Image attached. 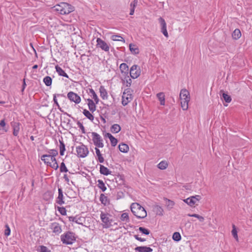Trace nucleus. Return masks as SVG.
I'll return each instance as SVG.
<instances>
[{"mask_svg": "<svg viewBox=\"0 0 252 252\" xmlns=\"http://www.w3.org/2000/svg\"><path fill=\"white\" fill-rule=\"evenodd\" d=\"M13 135L14 136H17L19 134V132L20 130V124L19 123H15L13 126Z\"/></svg>", "mask_w": 252, "mask_h": 252, "instance_id": "obj_34", "label": "nucleus"}, {"mask_svg": "<svg viewBox=\"0 0 252 252\" xmlns=\"http://www.w3.org/2000/svg\"><path fill=\"white\" fill-rule=\"evenodd\" d=\"M100 95L103 99H106L108 98V94L105 88L101 86L99 88Z\"/></svg>", "mask_w": 252, "mask_h": 252, "instance_id": "obj_24", "label": "nucleus"}, {"mask_svg": "<svg viewBox=\"0 0 252 252\" xmlns=\"http://www.w3.org/2000/svg\"><path fill=\"white\" fill-rule=\"evenodd\" d=\"M121 129V126L118 124H114L111 127V131L113 133H118Z\"/></svg>", "mask_w": 252, "mask_h": 252, "instance_id": "obj_29", "label": "nucleus"}, {"mask_svg": "<svg viewBox=\"0 0 252 252\" xmlns=\"http://www.w3.org/2000/svg\"><path fill=\"white\" fill-rule=\"evenodd\" d=\"M56 70L60 76H63L67 78H68V75L65 72V71L59 66L56 65L55 66Z\"/></svg>", "mask_w": 252, "mask_h": 252, "instance_id": "obj_25", "label": "nucleus"}, {"mask_svg": "<svg viewBox=\"0 0 252 252\" xmlns=\"http://www.w3.org/2000/svg\"><path fill=\"white\" fill-rule=\"evenodd\" d=\"M97 183V187L101 189L102 191H105L107 188L103 181L101 180H98Z\"/></svg>", "mask_w": 252, "mask_h": 252, "instance_id": "obj_35", "label": "nucleus"}, {"mask_svg": "<svg viewBox=\"0 0 252 252\" xmlns=\"http://www.w3.org/2000/svg\"><path fill=\"white\" fill-rule=\"evenodd\" d=\"M99 200L101 203L104 205H106L109 203L107 197L102 193L100 194Z\"/></svg>", "mask_w": 252, "mask_h": 252, "instance_id": "obj_32", "label": "nucleus"}, {"mask_svg": "<svg viewBox=\"0 0 252 252\" xmlns=\"http://www.w3.org/2000/svg\"><path fill=\"white\" fill-rule=\"evenodd\" d=\"M63 122L66 123L67 124H68L70 122V120L68 118H65V120Z\"/></svg>", "mask_w": 252, "mask_h": 252, "instance_id": "obj_64", "label": "nucleus"}, {"mask_svg": "<svg viewBox=\"0 0 252 252\" xmlns=\"http://www.w3.org/2000/svg\"><path fill=\"white\" fill-rule=\"evenodd\" d=\"M134 237L135 238V239H136L137 240L139 241L140 242H144L146 241L145 239L139 237L138 235H134Z\"/></svg>", "mask_w": 252, "mask_h": 252, "instance_id": "obj_56", "label": "nucleus"}, {"mask_svg": "<svg viewBox=\"0 0 252 252\" xmlns=\"http://www.w3.org/2000/svg\"><path fill=\"white\" fill-rule=\"evenodd\" d=\"M161 27V32L166 37L168 36V32L166 29V23L163 18L159 17L158 19Z\"/></svg>", "mask_w": 252, "mask_h": 252, "instance_id": "obj_12", "label": "nucleus"}, {"mask_svg": "<svg viewBox=\"0 0 252 252\" xmlns=\"http://www.w3.org/2000/svg\"><path fill=\"white\" fill-rule=\"evenodd\" d=\"M88 94L92 97L93 99H94V101L95 102V104H97L98 103L99 98L93 89H89Z\"/></svg>", "mask_w": 252, "mask_h": 252, "instance_id": "obj_21", "label": "nucleus"}, {"mask_svg": "<svg viewBox=\"0 0 252 252\" xmlns=\"http://www.w3.org/2000/svg\"><path fill=\"white\" fill-rule=\"evenodd\" d=\"M68 99L76 104H78L81 101V97L77 94L73 92H70L67 94Z\"/></svg>", "mask_w": 252, "mask_h": 252, "instance_id": "obj_11", "label": "nucleus"}, {"mask_svg": "<svg viewBox=\"0 0 252 252\" xmlns=\"http://www.w3.org/2000/svg\"><path fill=\"white\" fill-rule=\"evenodd\" d=\"M129 74L132 78H137L141 74V70L139 66L136 64L133 65L130 67Z\"/></svg>", "mask_w": 252, "mask_h": 252, "instance_id": "obj_10", "label": "nucleus"}, {"mask_svg": "<svg viewBox=\"0 0 252 252\" xmlns=\"http://www.w3.org/2000/svg\"><path fill=\"white\" fill-rule=\"evenodd\" d=\"M77 124V126H78V127L81 129L82 133H85V127L83 126V124L80 122H78Z\"/></svg>", "mask_w": 252, "mask_h": 252, "instance_id": "obj_55", "label": "nucleus"}, {"mask_svg": "<svg viewBox=\"0 0 252 252\" xmlns=\"http://www.w3.org/2000/svg\"><path fill=\"white\" fill-rule=\"evenodd\" d=\"M92 140L95 146V147L103 148L104 147V144L101 136L95 132H92Z\"/></svg>", "mask_w": 252, "mask_h": 252, "instance_id": "obj_8", "label": "nucleus"}, {"mask_svg": "<svg viewBox=\"0 0 252 252\" xmlns=\"http://www.w3.org/2000/svg\"><path fill=\"white\" fill-rule=\"evenodd\" d=\"M121 220L122 221L125 222L126 223L128 222L129 221V218L128 216V214L127 213H124L121 215Z\"/></svg>", "mask_w": 252, "mask_h": 252, "instance_id": "obj_36", "label": "nucleus"}, {"mask_svg": "<svg viewBox=\"0 0 252 252\" xmlns=\"http://www.w3.org/2000/svg\"><path fill=\"white\" fill-rule=\"evenodd\" d=\"M139 230L141 233H142L143 234H145V235H148L150 233V231L148 229L145 228L143 227H139Z\"/></svg>", "mask_w": 252, "mask_h": 252, "instance_id": "obj_47", "label": "nucleus"}, {"mask_svg": "<svg viewBox=\"0 0 252 252\" xmlns=\"http://www.w3.org/2000/svg\"><path fill=\"white\" fill-rule=\"evenodd\" d=\"M232 36L233 39L237 40L241 36V32L239 29H236L233 32Z\"/></svg>", "mask_w": 252, "mask_h": 252, "instance_id": "obj_30", "label": "nucleus"}, {"mask_svg": "<svg viewBox=\"0 0 252 252\" xmlns=\"http://www.w3.org/2000/svg\"><path fill=\"white\" fill-rule=\"evenodd\" d=\"M87 101L88 102V105L90 111L93 113L96 110L95 102L94 103V101L90 98H88Z\"/></svg>", "mask_w": 252, "mask_h": 252, "instance_id": "obj_19", "label": "nucleus"}, {"mask_svg": "<svg viewBox=\"0 0 252 252\" xmlns=\"http://www.w3.org/2000/svg\"><path fill=\"white\" fill-rule=\"evenodd\" d=\"M76 151L77 152V156L79 158H85L89 154V150L88 147L82 144L79 146L76 147Z\"/></svg>", "mask_w": 252, "mask_h": 252, "instance_id": "obj_7", "label": "nucleus"}, {"mask_svg": "<svg viewBox=\"0 0 252 252\" xmlns=\"http://www.w3.org/2000/svg\"><path fill=\"white\" fill-rule=\"evenodd\" d=\"M164 200L165 201V204L168 209L169 210L172 209L175 205L174 202L167 198H164Z\"/></svg>", "mask_w": 252, "mask_h": 252, "instance_id": "obj_33", "label": "nucleus"}, {"mask_svg": "<svg viewBox=\"0 0 252 252\" xmlns=\"http://www.w3.org/2000/svg\"><path fill=\"white\" fill-rule=\"evenodd\" d=\"M61 240L63 244L71 245L76 241V237L73 232L67 231L61 235Z\"/></svg>", "mask_w": 252, "mask_h": 252, "instance_id": "obj_4", "label": "nucleus"}, {"mask_svg": "<svg viewBox=\"0 0 252 252\" xmlns=\"http://www.w3.org/2000/svg\"><path fill=\"white\" fill-rule=\"evenodd\" d=\"M126 82V86L129 87L131 84V79L129 78L128 75L126 76L124 80V82Z\"/></svg>", "mask_w": 252, "mask_h": 252, "instance_id": "obj_48", "label": "nucleus"}, {"mask_svg": "<svg viewBox=\"0 0 252 252\" xmlns=\"http://www.w3.org/2000/svg\"><path fill=\"white\" fill-rule=\"evenodd\" d=\"M83 114L90 121H93L94 119V116L87 109H84Z\"/></svg>", "mask_w": 252, "mask_h": 252, "instance_id": "obj_31", "label": "nucleus"}, {"mask_svg": "<svg viewBox=\"0 0 252 252\" xmlns=\"http://www.w3.org/2000/svg\"><path fill=\"white\" fill-rule=\"evenodd\" d=\"M138 3L137 0H134L132 2H131L130 4V7H133L135 8V7L136 6Z\"/></svg>", "mask_w": 252, "mask_h": 252, "instance_id": "obj_57", "label": "nucleus"}, {"mask_svg": "<svg viewBox=\"0 0 252 252\" xmlns=\"http://www.w3.org/2000/svg\"><path fill=\"white\" fill-rule=\"evenodd\" d=\"M54 9L62 15L68 14L74 11V7L66 2H61L54 6Z\"/></svg>", "mask_w": 252, "mask_h": 252, "instance_id": "obj_2", "label": "nucleus"}, {"mask_svg": "<svg viewBox=\"0 0 252 252\" xmlns=\"http://www.w3.org/2000/svg\"><path fill=\"white\" fill-rule=\"evenodd\" d=\"M110 142H111V144L112 145V146L113 147H115L116 146L117 143H118V140L116 138H115L114 136H113L110 139Z\"/></svg>", "mask_w": 252, "mask_h": 252, "instance_id": "obj_51", "label": "nucleus"}, {"mask_svg": "<svg viewBox=\"0 0 252 252\" xmlns=\"http://www.w3.org/2000/svg\"><path fill=\"white\" fill-rule=\"evenodd\" d=\"M100 217L102 222L103 228H108L113 225V220L110 214L101 212Z\"/></svg>", "mask_w": 252, "mask_h": 252, "instance_id": "obj_5", "label": "nucleus"}, {"mask_svg": "<svg viewBox=\"0 0 252 252\" xmlns=\"http://www.w3.org/2000/svg\"><path fill=\"white\" fill-rule=\"evenodd\" d=\"M96 42V47L100 48L102 50L106 52H109L110 45L107 43L105 41L103 40L100 38H97Z\"/></svg>", "mask_w": 252, "mask_h": 252, "instance_id": "obj_9", "label": "nucleus"}, {"mask_svg": "<svg viewBox=\"0 0 252 252\" xmlns=\"http://www.w3.org/2000/svg\"><path fill=\"white\" fill-rule=\"evenodd\" d=\"M56 94H54V96H53V101L54 102V103L56 104V105L58 107V108L60 109V110L62 112H63V111L61 109V108H60V105L58 102V100H57V96H56Z\"/></svg>", "mask_w": 252, "mask_h": 252, "instance_id": "obj_53", "label": "nucleus"}, {"mask_svg": "<svg viewBox=\"0 0 252 252\" xmlns=\"http://www.w3.org/2000/svg\"><path fill=\"white\" fill-rule=\"evenodd\" d=\"M201 199L200 195H196L195 196H191L189 197V206L190 207H194V205L197 202H198Z\"/></svg>", "mask_w": 252, "mask_h": 252, "instance_id": "obj_15", "label": "nucleus"}, {"mask_svg": "<svg viewBox=\"0 0 252 252\" xmlns=\"http://www.w3.org/2000/svg\"><path fill=\"white\" fill-rule=\"evenodd\" d=\"M5 126V122L4 120H2L0 121V126L1 127H4Z\"/></svg>", "mask_w": 252, "mask_h": 252, "instance_id": "obj_59", "label": "nucleus"}, {"mask_svg": "<svg viewBox=\"0 0 252 252\" xmlns=\"http://www.w3.org/2000/svg\"><path fill=\"white\" fill-rule=\"evenodd\" d=\"M121 73L125 76L128 75V66L126 63H122L120 65Z\"/></svg>", "mask_w": 252, "mask_h": 252, "instance_id": "obj_18", "label": "nucleus"}, {"mask_svg": "<svg viewBox=\"0 0 252 252\" xmlns=\"http://www.w3.org/2000/svg\"><path fill=\"white\" fill-rule=\"evenodd\" d=\"M180 98L181 107L184 110H187L189 106V102L190 100L189 92L186 89L181 90Z\"/></svg>", "mask_w": 252, "mask_h": 252, "instance_id": "obj_3", "label": "nucleus"}, {"mask_svg": "<svg viewBox=\"0 0 252 252\" xmlns=\"http://www.w3.org/2000/svg\"><path fill=\"white\" fill-rule=\"evenodd\" d=\"M68 169L66 168L65 163L63 162H62L60 165V171L61 172H68Z\"/></svg>", "mask_w": 252, "mask_h": 252, "instance_id": "obj_46", "label": "nucleus"}, {"mask_svg": "<svg viewBox=\"0 0 252 252\" xmlns=\"http://www.w3.org/2000/svg\"><path fill=\"white\" fill-rule=\"evenodd\" d=\"M63 178L64 179L65 181L67 182V183H68L69 181V178H68L67 175L66 174H64V176H63Z\"/></svg>", "mask_w": 252, "mask_h": 252, "instance_id": "obj_62", "label": "nucleus"}, {"mask_svg": "<svg viewBox=\"0 0 252 252\" xmlns=\"http://www.w3.org/2000/svg\"><path fill=\"white\" fill-rule=\"evenodd\" d=\"M134 250L137 252H152L153 249L150 247L147 246H139L134 249Z\"/></svg>", "mask_w": 252, "mask_h": 252, "instance_id": "obj_17", "label": "nucleus"}, {"mask_svg": "<svg viewBox=\"0 0 252 252\" xmlns=\"http://www.w3.org/2000/svg\"><path fill=\"white\" fill-rule=\"evenodd\" d=\"M157 96L160 101V104L161 105H165V95L163 93H159L157 94Z\"/></svg>", "mask_w": 252, "mask_h": 252, "instance_id": "obj_27", "label": "nucleus"}, {"mask_svg": "<svg viewBox=\"0 0 252 252\" xmlns=\"http://www.w3.org/2000/svg\"><path fill=\"white\" fill-rule=\"evenodd\" d=\"M58 211L62 215H65L66 214V210L65 208L63 207H58Z\"/></svg>", "mask_w": 252, "mask_h": 252, "instance_id": "obj_49", "label": "nucleus"}, {"mask_svg": "<svg viewBox=\"0 0 252 252\" xmlns=\"http://www.w3.org/2000/svg\"><path fill=\"white\" fill-rule=\"evenodd\" d=\"M99 168V171L101 174L107 176L111 174L112 172L110 171L108 168L103 165L100 164Z\"/></svg>", "mask_w": 252, "mask_h": 252, "instance_id": "obj_20", "label": "nucleus"}, {"mask_svg": "<svg viewBox=\"0 0 252 252\" xmlns=\"http://www.w3.org/2000/svg\"><path fill=\"white\" fill-rule=\"evenodd\" d=\"M130 11L129 14L131 15H132L134 14V9H135V8H134L133 7H130Z\"/></svg>", "mask_w": 252, "mask_h": 252, "instance_id": "obj_61", "label": "nucleus"}, {"mask_svg": "<svg viewBox=\"0 0 252 252\" xmlns=\"http://www.w3.org/2000/svg\"><path fill=\"white\" fill-rule=\"evenodd\" d=\"M68 220L69 221L74 222L76 223L81 225H83V222L85 220L83 217L79 216L69 217Z\"/></svg>", "mask_w": 252, "mask_h": 252, "instance_id": "obj_14", "label": "nucleus"}, {"mask_svg": "<svg viewBox=\"0 0 252 252\" xmlns=\"http://www.w3.org/2000/svg\"><path fill=\"white\" fill-rule=\"evenodd\" d=\"M111 39L113 41H122L123 42H125L124 38L119 35H113L111 36Z\"/></svg>", "mask_w": 252, "mask_h": 252, "instance_id": "obj_37", "label": "nucleus"}, {"mask_svg": "<svg viewBox=\"0 0 252 252\" xmlns=\"http://www.w3.org/2000/svg\"><path fill=\"white\" fill-rule=\"evenodd\" d=\"M95 151L96 155L97 157V160L100 163H103L104 161V159L100 153V151L98 148L95 147L94 148Z\"/></svg>", "mask_w": 252, "mask_h": 252, "instance_id": "obj_22", "label": "nucleus"}, {"mask_svg": "<svg viewBox=\"0 0 252 252\" xmlns=\"http://www.w3.org/2000/svg\"><path fill=\"white\" fill-rule=\"evenodd\" d=\"M167 166L168 164L165 161H161L158 164V167L161 170L165 169Z\"/></svg>", "mask_w": 252, "mask_h": 252, "instance_id": "obj_39", "label": "nucleus"}, {"mask_svg": "<svg viewBox=\"0 0 252 252\" xmlns=\"http://www.w3.org/2000/svg\"><path fill=\"white\" fill-rule=\"evenodd\" d=\"M48 153L52 157H56L58 155V151L55 149H51L48 151Z\"/></svg>", "mask_w": 252, "mask_h": 252, "instance_id": "obj_45", "label": "nucleus"}, {"mask_svg": "<svg viewBox=\"0 0 252 252\" xmlns=\"http://www.w3.org/2000/svg\"><path fill=\"white\" fill-rule=\"evenodd\" d=\"M231 233L233 237L235 238V239L238 241V237L237 235V231L236 228V226L234 224L232 225V230L231 231Z\"/></svg>", "mask_w": 252, "mask_h": 252, "instance_id": "obj_40", "label": "nucleus"}, {"mask_svg": "<svg viewBox=\"0 0 252 252\" xmlns=\"http://www.w3.org/2000/svg\"><path fill=\"white\" fill-rule=\"evenodd\" d=\"M60 155L61 156H63L64 155V152L65 150V145L63 143V141H60Z\"/></svg>", "mask_w": 252, "mask_h": 252, "instance_id": "obj_43", "label": "nucleus"}, {"mask_svg": "<svg viewBox=\"0 0 252 252\" xmlns=\"http://www.w3.org/2000/svg\"><path fill=\"white\" fill-rule=\"evenodd\" d=\"M172 239L173 240L176 242H179L181 239V236L179 232H174L172 236Z\"/></svg>", "mask_w": 252, "mask_h": 252, "instance_id": "obj_41", "label": "nucleus"}, {"mask_svg": "<svg viewBox=\"0 0 252 252\" xmlns=\"http://www.w3.org/2000/svg\"><path fill=\"white\" fill-rule=\"evenodd\" d=\"M50 228L56 235H59L62 231L61 225L56 222H53L51 224Z\"/></svg>", "mask_w": 252, "mask_h": 252, "instance_id": "obj_13", "label": "nucleus"}, {"mask_svg": "<svg viewBox=\"0 0 252 252\" xmlns=\"http://www.w3.org/2000/svg\"><path fill=\"white\" fill-rule=\"evenodd\" d=\"M47 165L50 166L55 170H57L59 168V165L57 163V161H56L54 163H52L51 162H50V164H49Z\"/></svg>", "mask_w": 252, "mask_h": 252, "instance_id": "obj_52", "label": "nucleus"}, {"mask_svg": "<svg viewBox=\"0 0 252 252\" xmlns=\"http://www.w3.org/2000/svg\"><path fill=\"white\" fill-rule=\"evenodd\" d=\"M130 210L138 219H144L147 215L145 208L138 203H132L130 205Z\"/></svg>", "mask_w": 252, "mask_h": 252, "instance_id": "obj_1", "label": "nucleus"}, {"mask_svg": "<svg viewBox=\"0 0 252 252\" xmlns=\"http://www.w3.org/2000/svg\"><path fill=\"white\" fill-rule=\"evenodd\" d=\"M39 252H51V251L46 247L40 246Z\"/></svg>", "mask_w": 252, "mask_h": 252, "instance_id": "obj_54", "label": "nucleus"}, {"mask_svg": "<svg viewBox=\"0 0 252 252\" xmlns=\"http://www.w3.org/2000/svg\"><path fill=\"white\" fill-rule=\"evenodd\" d=\"M52 157L48 154L47 155H43L41 158V159L47 165L50 164V159Z\"/></svg>", "mask_w": 252, "mask_h": 252, "instance_id": "obj_26", "label": "nucleus"}, {"mask_svg": "<svg viewBox=\"0 0 252 252\" xmlns=\"http://www.w3.org/2000/svg\"><path fill=\"white\" fill-rule=\"evenodd\" d=\"M188 216L190 217H194L198 219V220L200 222H203L204 220V218L198 214H188Z\"/></svg>", "mask_w": 252, "mask_h": 252, "instance_id": "obj_44", "label": "nucleus"}, {"mask_svg": "<svg viewBox=\"0 0 252 252\" xmlns=\"http://www.w3.org/2000/svg\"><path fill=\"white\" fill-rule=\"evenodd\" d=\"M5 227V229L4 230V235L6 236H8L10 235L11 230H10V227H9L8 224H6Z\"/></svg>", "mask_w": 252, "mask_h": 252, "instance_id": "obj_50", "label": "nucleus"}, {"mask_svg": "<svg viewBox=\"0 0 252 252\" xmlns=\"http://www.w3.org/2000/svg\"><path fill=\"white\" fill-rule=\"evenodd\" d=\"M119 150L122 153H127L129 150V147L127 145L122 143L119 145Z\"/></svg>", "mask_w": 252, "mask_h": 252, "instance_id": "obj_28", "label": "nucleus"}, {"mask_svg": "<svg viewBox=\"0 0 252 252\" xmlns=\"http://www.w3.org/2000/svg\"><path fill=\"white\" fill-rule=\"evenodd\" d=\"M43 81L47 86H50L52 85V80L50 76H47L43 78Z\"/></svg>", "mask_w": 252, "mask_h": 252, "instance_id": "obj_38", "label": "nucleus"}, {"mask_svg": "<svg viewBox=\"0 0 252 252\" xmlns=\"http://www.w3.org/2000/svg\"><path fill=\"white\" fill-rule=\"evenodd\" d=\"M105 136L106 137H107L109 139V140L113 136L111 133H106L105 134Z\"/></svg>", "mask_w": 252, "mask_h": 252, "instance_id": "obj_60", "label": "nucleus"}, {"mask_svg": "<svg viewBox=\"0 0 252 252\" xmlns=\"http://www.w3.org/2000/svg\"><path fill=\"white\" fill-rule=\"evenodd\" d=\"M50 161H51L52 162V163H54V162H55L56 161H57V160L55 158V157H52L51 159H50Z\"/></svg>", "mask_w": 252, "mask_h": 252, "instance_id": "obj_63", "label": "nucleus"}, {"mask_svg": "<svg viewBox=\"0 0 252 252\" xmlns=\"http://www.w3.org/2000/svg\"><path fill=\"white\" fill-rule=\"evenodd\" d=\"M129 50L133 55H137L139 53V50L137 45L133 44H130L129 45Z\"/></svg>", "mask_w": 252, "mask_h": 252, "instance_id": "obj_23", "label": "nucleus"}, {"mask_svg": "<svg viewBox=\"0 0 252 252\" xmlns=\"http://www.w3.org/2000/svg\"><path fill=\"white\" fill-rule=\"evenodd\" d=\"M133 99L131 91L129 89H125L122 96V104L123 106L127 105Z\"/></svg>", "mask_w": 252, "mask_h": 252, "instance_id": "obj_6", "label": "nucleus"}, {"mask_svg": "<svg viewBox=\"0 0 252 252\" xmlns=\"http://www.w3.org/2000/svg\"><path fill=\"white\" fill-rule=\"evenodd\" d=\"M221 98L224 99V100L227 103H229L231 101V96L224 93H222Z\"/></svg>", "mask_w": 252, "mask_h": 252, "instance_id": "obj_42", "label": "nucleus"}, {"mask_svg": "<svg viewBox=\"0 0 252 252\" xmlns=\"http://www.w3.org/2000/svg\"><path fill=\"white\" fill-rule=\"evenodd\" d=\"M58 196L56 199V203L59 204L60 205H62L64 203V201H63V195L62 189L61 188L58 189Z\"/></svg>", "mask_w": 252, "mask_h": 252, "instance_id": "obj_16", "label": "nucleus"}, {"mask_svg": "<svg viewBox=\"0 0 252 252\" xmlns=\"http://www.w3.org/2000/svg\"><path fill=\"white\" fill-rule=\"evenodd\" d=\"M157 208L159 212V213H157V214L159 215H162L163 209H162V208L158 206H157Z\"/></svg>", "mask_w": 252, "mask_h": 252, "instance_id": "obj_58", "label": "nucleus"}]
</instances>
